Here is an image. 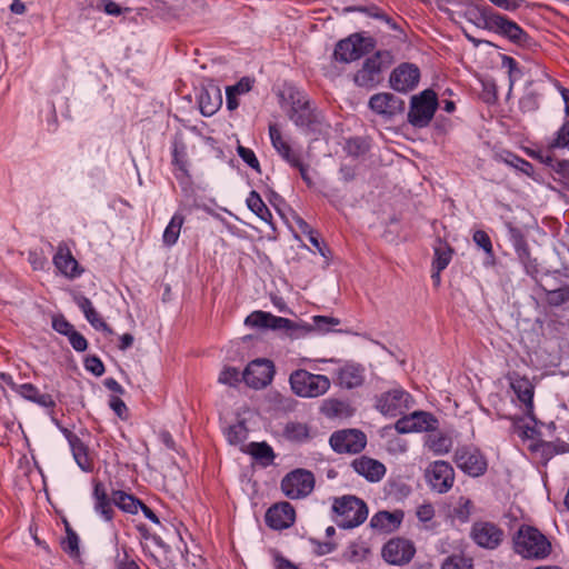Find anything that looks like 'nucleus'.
<instances>
[{"label": "nucleus", "instance_id": "obj_42", "mask_svg": "<svg viewBox=\"0 0 569 569\" xmlns=\"http://www.w3.org/2000/svg\"><path fill=\"white\" fill-rule=\"evenodd\" d=\"M441 569H472V562L471 559L453 555L443 561Z\"/></svg>", "mask_w": 569, "mask_h": 569}, {"label": "nucleus", "instance_id": "obj_52", "mask_svg": "<svg viewBox=\"0 0 569 569\" xmlns=\"http://www.w3.org/2000/svg\"><path fill=\"white\" fill-rule=\"evenodd\" d=\"M62 548L70 556L79 555V537L77 536L76 532L68 530L67 537L62 541Z\"/></svg>", "mask_w": 569, "mask_h": 569}, {"label": "nucleus", "instance_id": "obj_55", "mask_svg": "<svg viewBox=\"0 0 569 569\" xmlns=\"http://www.w3.org/2000/svg\"><path fill=\"white\" fill-rule=\"evenodd\" d=\"M40 393L39 389L32 383H22L19 387L18 395L23 399L36 402L37 396Z\"/></svg>", "mask_w": 569, "mask_h": 569}, {"label": "nucleus", "instance_id": "obj_46", "mask_svg": "<svg viewBox=\"0 0 569 569\" xmlns=\"http://www.w3.org/2000/svg\"><path fill=\"white\" fill-rule=\"evenodd\" d=\"M472 239L475 243L481 248L488 256H493L492 242L488 233L483 230L475 231Z\"/></svg>", "mask_w": 569, "mask_h": 569}, {"label": "nucleus", "instance_id": "obj_20", "mask_svg": "<svg viewBox=\"0 0 569 569\" xmlns=\"http://www.w3.org/2000/svg\"><path fill=\"white\" fill-rule=\"evenodd\" d=\"M437 420L432 415L425 411H415L408 416H402L396 422V430L399 433L423 432L436 428Z\"/></svg>", "mask_w": 569, "mask_h": 569}, {"label": "nucleus", "instance_id": "obj_11", "mask_svg": "<svg viewBox=\"0 0 569 569\" xmlns=\"http://www.w3.org/2000/svg\"><path fill=\"white\" fill-rule=\"evenodd\" d=\"M244 325L252 328L292 331L297 332L295 333L296 337L301 335V325L261 310L251 312L246 318Z\"/></svg>", "mask_w": 569, "mask_h": 569}, {"label": "nucleus", "instance_id": "obj_49", "mask_svg": "<svg viewBox=\"0 0 569 569\" xmlns=\"http://www.w3.org/2000/svg\"><path fill=\"white\" fill-rule=\"evenodd\" d=\"M218 381L228 386H236L240 381V372L232 367L224 368L218 378Z\"/></svg>", "mask_w": 569, "mask_h": 569}, {"label": "nucleus", "instance_id": "obj_51", "mask_svg": "<svg viewBox=\"0 0 569 569\" xmlns=\"http://www.w3.org/2000/svg\"><path fill=\"white\" fill-rule=\"evenodd\" d=\"M226 437L231 445H238L246 438V429L242 425L230 426L226 430Z\"/></svg>", "mask_w": 569, "mask_h": 569}, {"label": "nucleus", "instance_id": "obj_63", "mask_svg": "<svg viewBox=\"0 0 569 569\" xmlns=\"http://www.w3.org/2000/svg\"><path fill=\"white\" fill-rule=\"evenodd\" d=\"M274 568L276 569H298L297 566L281 556L279 552L274 553Z\"/></svg>", "mask_w": 569, "mask_h": 569}, {"label": "nucleus", "instance_id": "obj_29", "mask_svg": "<svg viewBox=\"0 0 569 569\" xmlns=\"http://www.w3.org/2000/svg\"><path fill=\"white\" fill-rule=\"evenodd\" d=\"M403 519V512L400 510H396L393 512L389 511H378L370 519V527L373 530L379 532L389 533L397 530Z\"/></svg>", "mask_w": 569, "mask_h": 569}, {"label": "nucleus", "instance_id": "obj_33", "mask_svg": "<svg viewBox=\"0 0 569 569\" xmlns=\"http://www.w3.org/2000/svg\"><path fill=\"white\" fill-rule=\"evenodd\" d=\"M340 320L333 317L326 316H315L312 318V325L310 323H301V335L309 333L311 331H317L319 333L329 332L333 327L338 326Z\"/></svg>", "mask_w": 569, "mask_h": 569}, {"label": "nucleus", "instance_id": "obj_31", "mask_svg": "<svg viewBox=\"0 0 569 569\" xmlns=\"http://www.w3.org/2000/svg\"><path fill=\"white\" fill-rule=\"evenodd\" d=\"M320 412L327 418H349L353 413V409L349 403L338 399H327L320 407Z\"/></svg>", "mask_w": 569, "mask_h": 569}, {"label": "nucleus", "instance_id": "obj_59", "mask_svg": "<svg viewBox=\"0 0 569 569\" xmlns=\"http://www.w3.org/2000/svg\"><path fill=\"white\" fill-rule=\"evenodd\" d=\"M109 405L119 418H121V419L127 418L128 408H127L126 403L119 397H116V396L111 397Z\"/></svg>", "mask_w": 569, "mask_h": 569}, {"label": "nucleus", "instance_id": "obj_40", "mask_svg": "<svg viewBox=\"0 0 569 569\" xmlns=\"http://www.w3.org/2000/svg\"><path fill=\"white\" fill-rule=\"evenodd\" d=\"M546 300L552 307H559L569 300V286L548 290Z\"/></svg>", "mask_w": 569, "mask_h": 569}, {"label": "nucleus", "instance_id": "obj_27", "mask_svg": "<svg viewBox=\"0 0 569 569\" xmlns=\"http://www.w3.org/2000/svg\"><path fill=\"white\" fill-rule=\"evenodd\" d=\"M198 103L202 116H213L222 104V94L219 87L209 84L202 88L198 96Z\"/></svg>", "mask_w": 569, "mask_h": 569}, {"label": "nucleus", "instance_id": "obj_56", "mask_svg": "<svg viewBox=\"0 0 569 569\" xmlns=\"http://www.w3.org/2000/svg\"><path fill=\"white\" fill-rule=\"evenodd\" d=\"M52 327L57 332L64 336H69L74 330L73 326L63 317H54Z\"/></svg>", "mask_w": 569, "mask_h": 569}, {"label": "nucleus", "instance_id": "obj_32", "mask_svg": "<svg viewBox=\"0 0 569 569\" xmlns=\"http://www.w3.org/2000/svg\"><path fill=\"white\" fill-rule=\"evenodd\" d=\"M112 501L120 510L127 513L136 515L142 506V501L122 490L112 491Z\"/></svg>", "mask_w": 569, "mask_h": 569}, {"label": "nucleus", "instance_id": "obj_58", "mask_svg": "<svg viewBox=\"0 0 569 569\" xmlns=\"http://www.w3.org/2000/svg\"><path fill=\"white\" fill-rule=\"evenodd\" d=\"M252 88V81L249 78H242L238 83L227 87V90L239 96L247 93Z\"/></svg>", "mask_w": 569, "mask_h": 569}, {"label": "nucleus", "instance_id": "obj_37", "mask_svg": "<svg viewBox=\"0 0 569 569\" xmlns=\"http://www.w3.org/2000/svg\"><path fill=\"white\" fill-rule=\"evenodd\" d=\"M247 206L262 221L268 222L272 217L270 210L261 199L260 194L256 191H251L249 193L247 198Z\"/></svg>", "mask_w": 569, "mask_h": 569}, {"label": "nucleus", "instance_id": "obj_8", "mask_svg": "<svg viewBox=\"0 0 569 569\" xmlns=\"http://www.w3.org/2000/svg\"><path fill=\"white\" fill-rule=\"evenodd\" d=\"M375 46L373 38L353 33L336 44L333 58L336 61L349 63L369 53L375 49Z\"/></svg>", "mask_w": 569, "mask_h": 569}, {"label": "nucleus", "instance_id": "obj_50", "mask_svg": "<svg viewBox=\"0 0 569 569\" xmlns=\"http://www.w3.org/2000/svg\"><path fill=\"white\" fill-rule=\"evenodd\" d=\"M88 322L97 330H102L109 335L112 333L111 328L103 321L96 309L89 311V313L84 315Z\"/></svg>", "mask_w": 569, "mask_h": 569}, {"label": "nucleus", "instance_id": "obj_4", "mask_svg": "<svg viewBox=\"0 0 569 569\" xmlns=\"http://www.w3.org/2000/svg\"><path fill=\"white\" fill-rule=\"evenodd\" d=\"M292 392L300 398H318L328 392L330 379L325 375H316L306 369H297L289 376Z\"/></svg>", "mask_w": 569, "mask_h": 569}, {"label": "nucleus", "instance_id": "obj_9", "mask_svg": "<svg viewBox=\"0 0 569 569\" xmlns=\"http://www.w3.org/2000/svg\"><path fill=\"white\" fill-rule=\"evenodd\" d=\"M413 406V399L402 388H395L381 393L376 401V408L389 417L402 416Z\"/></svg>", "mask_w": 569, "mask_h": 569}, {"label": "nucleus", "instance_id": "obj_3", "mask_svg": "<svg viewBox=\"0 0 569 569\" xmlns=\"http://www.w3.org/2000/svg\"><path fill=\"white\" fill-rule=\"evenodd\" d=\"M392 63V53L389 50H379L363 61L361 68L355 73L353 81L358 87L372 89L382 81L383 71Z\"/></svg>", "mask_w": 569, "mask_h": 569}, {"label": "nucleus", "instance_id": "obj_22", "mask_svg": "<svg viewBox=\"0 0 569 569\" xmlns=\"http://www.w3.org/2000/svg\"><path fill=\"white\" fill-rule=\"evenodd\" d=\"M264 520L267 526L271 529L283 530L295 523L296 511L289 502H278L267 510Z\"/></svg>", "mask_w": 569, "mask_h": 569}, {"label": "nucleus", "instance_id": "obj_5", "mask_svg": "<svg viewBox=\"0 0 569 569\" xmlns=\"http://www.w3.org/2000/svg\"><path fill=\"white\" fill-rule=\"evenodd\" d=\"M269 137L272 147L281 157V159L284 160L290 167L298 169L302 180L308 186H312V180L308 172L309 166L302 161L301 152L298 149H293L289 141L282 136L278 124H269Z\"/></svg>", "mask_w": 569, "mask_h": 569}, {"label": "nucleus", "instance_id": "obj_54", "mask_svg": "<svg viewBox=\"0 0 569 569\" xmlns=\"http://www.w3.org/2000/svg\"><path fill=\"white\" fill-rule=\"evenodd\" d=\"M84 367L88 371L92 372L97 377L102 376L104 372V366L102 361L96 356L88 357L84 361Z\"/></svg>", "mask_w": 569, "mask_h": 569}, {"label": "nucleus", "instance_id": "obj_7", "mask_svg": "<svg viewBox=\"0 0 569 569\" xmlns=\"http://www.w3.org/2000/svg\"><path fill=\"white\" fill-rule=\"evenodd\" d=\"M292 99L290 120L307 132L321 131L322 116L311 106L310 100L301 93H297V97H292Z\"/></svg>", "mask_w": 569, "mask_h": 569}, {"label": "nucleus", "instance_id": "obj_53", "mask_svg": "<svg viewBox=\"0 0 569 569\" xmlns=\"http://www.w3.org/2000/svg\"><path fill=\"white\" fill-rule=\"evenodd\" d=\"M506 163L509 166L520 170L523 173L529 174L530 170L532 169V166L530 162L526 161L522 158H519L515 154H508V158L505 159Z\"/></svg>", "mask_w": 569, "mask_h": 569}, {"label": "nucleus", "instance_id": "obj_15", "mask_svg": "<svg viewBox=\"0 0 569 569\" xmlns=\"http://www.w3.org/2000/svg\"><path fill=\"white\" fill-rule=\"evenodd\" d=\"M420 81V69L410 62L396 67L389 77L390 87L398 92L407 93L417 88Z\"/></svg>", "mask_w": 569, "mask_h": 569}, {"label": "nucleus", "instance_id": "obj_36", "mask_svg": "<svg viewBox=\"0 0 569 569\" xmlns=\"http://www.w3.org/2000/svg\"><path fill=\"white\" fill-rule=\"evenodd\" d=\"M283 436L290 441L303 442L310 439V428L306 423L290 421L283 429Z\"/></svg>", "mask_w": 569, "mask_h": 569}, {"label": "nucleus", "instance_id": "obj_26", "mask_svg": "<svg viewBox=\"0 0 569 569\" xmlns=\"http://www.w3.org/2000/svg\"><path fill=\"white\" fill-rule=\"evenodd\" d=\"M62 433L67 438L69 446L72 451V456L79 468L86 472H89L93 468L92 459L89 456L88 447L82 442V440L71 432L67 428H61Z\"/></svg>", "mask_w": 569, "mask_h": 569}, {"label": "nucleus", "instance_id": "obj_19", "mask_svg": "<svg viewBox=\"0 0 569 569\" xmlns=\"http://www.w3.org/2000/svg\"><path fill=\"white\" fill-rule=\"evenodd\" d=\"M416 553L415 545L405 538H393L382 548L383 559L397 566H402L411 561Z\"/></svg>", "mask_w": 569, "mask_h": 569}, {"label": "nucleus", "instance_id": "obj_30", "mask_svg": "<svg viewBox=\"0 0 569 569\" xmlns=\"http://www.w3.org/2000/svg\"><path fill=\"white\" fill-rule=\"evenodd\" d=\"M510 386L519 401H521L528 410H532L535 389L530 380L526 377L513 375L510 377Z\"/></svg>", "mask_w": 569, "mask_h": 569}, {"label": "nucleus", "instance_id": "obj_24", "mask_svg": "<svg viewBox=\"0 0 569 569\" xmlns=\"http://www.w3.org/2000/svg\"><path fill=\"white\" fill-rule=\"evenodd\" d=\"M93 509L104 521L111 522L114 517L113 501L110 498L104 485L93 481L92 490Z\"/></svg>", "mask_w": 569, "mask_h": 569}, {"label": "nucleus", "instance_id": "obj_10", "mask_svg": "<svg viewBox=\"0 0 569 569\" xmlns=\"http://www.w3.org/2000/svg\"><path fill=\"white\" fill-rule=\"evenodd\" d=\"M315 488V477L306 469L289 472L281 481V490L289 499H300L309 496Z\"/></svg>", "mask_w": 569, "mask_h": 569}, {"label": "nucleus", "instance_id": "obj_18", "mask_svg": "<svg viewBox=\"0 0 569 569\" xmlns=\"http://www.w3.org/2000/svg\"><path fill=\"white\" fill-rule=\"evenodd\" d=\"M273 373L274 367L270 360L257 359L247 366L242 379L249 387L261 389L271 382Z\"/></svg>", "mask_w": 569, "mask_h": 569}, {"label": "nucleus", "instance_id": "obj_13", "mask_svg": "<svg viewBox=\"0 0 569 569\" xmlns=\"http://www.w3.org/2000/svg\"><path fill=\"white\" fill-rule=\"evenodd\" d=\"M426 479L430 488L438 493L449 491L455 482V471L451 465L443 460H438L426 469Z\"/></svg>", "mask_w": 569, "mask_h": 569}, {"label": "nucleus", "instance_id": "obj_62", "mask_svg": "<svg viewBox=\"0 0 569 569\" xmlns=\"http://www.w3.org/2000/svg\"><path fill=\"white\" fill-rule=\"evenodd\" d=\"M73 301L74 303L81 309L83 315L89 313L92 309H94L92 302L89 298L84 297L81 293L73 295Z\"/></svg>", "mask_w": 569, "mask_h": 569}, {"label": "nucleus", "instance_id": "obj_38", "mask_svg": "<svg viewBox=\"0 0 569 569\" xmlns=\"http://www.w3.org/2000/svg\"><path fill=\"white\" fill-rule=\"evenodd\" d=\"M429 450H431L435 455H445L448 453L452 447V441L449 437L445 435H430L426 442Z\"/></svg>", "mask_w": 569, "mask_h": 569}, {"label": "nucleus", "instance_id": "obj_45", "mask_svg": "<svg viewBox=\"0 0 569 569\" xmlns=\"http://www.w3.org/2000/svg\"><path fill=\"white\" fill-rule=\"evenodd\" d=\"M250 453L257 459H264L271 461L274 457L272 448L264 442H253L251 443Z\"/></svg>", "mask_w": 569, "mask_h": 569}, {"label": "nucleus", "instance_id": "obj_34", "mask_svg": "<svg viewBox=\"0 0 569 569\" xmlns=\"http://www.w3.org/2000/svg\"><path fill=\"white\" fill-rule=\"evenodd\" d=\"M183 222L184 217L181 213H174L172 216L162 234L164 246L172 247L177 243Z\"/></svg>", "mask_w": 569, "mask_h": 569}, {"label": "nucleus", "instance_id": "obj_23", "mask_svg": "<svg viewBox=\"0 0 569 569\" xmlns=\"http://www.w3.org/2000/svg\"><path fill=\"white\" fill-rule=\"evenodd\" d=\"M337 383L345 389H355L365 382L366 373L361 365L347 362L336 371Z\"/></svg>", "mask_w": 569, "mask_h": 569}, {"label": "nucleus", "instance_id": "obj_44", "mask_svg": "<svg viewBox=\"0 0 569 569\" xmlns=\"http://www.w3.org/2000/svg\"><path fill=\"white\" fill-rule=\"evenodd\" d=\"M515 250L521 263L528 267L531 262L530 250L523 237L518 236L515 240Z\"/></svg>", "mask_w": 569, "mask_h": 569}, {"label": "nucleus", "instance_id": "obj_64", "mask_svg": "<svg viewBox=\"0 0 569 569\" xmlns=\"http://www.w3.org/2000/svg\"><path fill=\"white\" fill-rule=\"evenodd\" d=\"M103 11L109 16H119L121 14L120 6L112 0H102Z\"/></svg>", "mask_w": 569, "mask_h": 569}, {"label": "nucleus", "instance_id": "obj_6", "mask_svg": "<svg viewBox=\"0 0 569 569\" xmlns=\"http://www.w3.org/2000/svg\"><path fill=\"white\" fill-rule=\"evenodd\" d=\"M438 108L437 94L431 89H426L410 99L408 122L416 128L427 127Z\"/></svg>", "mask_w": 569, "mask_h": 569}, {"label": "nucleus", "instance_id": "obj_35", "mask_svg": "<svg viewBox=\"0 0 569 569\" xmlns=\"http://www.w3.org/2000/svg\"><path fill=\"white\" fill-rule=\"evenodd\" d=\"M433 250L435 258L432 261V269L442 271L450 263L453 250L448 243L441 241L440 239L437 241V244L435 246Z\"/></svg>", "mask_w": 569, "mask_h": 569}, {"label": "nucleus", "instance_id": "obj_43", "mask_svg": "<svg viewBox=\"0 0 569 569\" xmlns=\"http://www.w3.org/2000/svg\"><path fill=\"white\" fill-rule=\"evenodd\" d=\"M552 169L555 174L557 176L555 180H559L563 184V187L569 191V160L556 161L552 164Z\"/></svg>", "mask_w": 569, "mask_h": 569}, {"label": "nucleus", "instance_id": "obj_17", "mask_svg": "<svg viewBox=\"0 0 569 569\" xmlns=\"http://www.w3.org/2000/svg\"><path fill=\"white\" fill-rule=\"evenodd\" d=\"M329 442L336 452L358 453L365 448L367 438L360 430L347 429L333 432Z\"/></svg>", "mask_w": 569, "mask_h": 569}, {"label": "nucleus", "instance_id": "obj_47", "mask_svg": "<svg viewBox=\"0 0 569 569\" xmlns=\"http://www.w3.org/2000/svg\"><path fill=\"white\" fill-rule=\"evenodd\" d=\"M519 107L523 112H532L539 108V97L536 92H527L519 101Z\"/></svg>", "mask_w": 569, "mask_h": 569}, {"label": "nucleus", "instance_id": "obj_48", "mask_svg": "<svg viewBox=\"0 0 569 569\" xmlns=\"http://www.w3.org/2000/svg\"><path fill=\"white\" fill-rule=\"evenodd\" d=\"M238 156L252 169H254L257 172H260V163L257 159L254 152L246 148L243 146H238L237 148Z\"/></svg>", "mask_w": 569, "mask_h": 569}, {"label": "nucleus", "instance_id": "obj_39", "mask_svg": "<svg viewBox=\"0 0 569 569\" xmlns=\"http://www.w3.org/2000/svg\"><path fill=\"white\" fill-rule=\"evenodd\" d=\"M473 505L470 499L461 497L453 508L452 517L460 522H467L472 513Z\"/></svg>", "mask_w": 569, "mask_h": 569}, {"label": "nucleus", "instance_id": "obj_41", "mask_svg": "<svg viewBox=\"0 0 569 569\" xmlns=\"http://www.w3.org/2000/svg\"><path fill=\"white\" fill-rule=\"evenodd\" d=\"M569 144V120L556 132V137L548 142L549 149L565 148Z\"/></svg>", "mask_w": 569, "mask_h": 569}, {"label": "nucleus", "instance_id": "obj_60", "mask_svg": "<svg viewBox=\"0 0 569 569\" xmlns=\"http://www.w3.org/2000/svg\"><path fill=\"white\" fill-rule=\"evenodd\" d=\"M416 515L420 521L428 522L435 517V509L431 503H423L417 508Z\"/></svg>", "mask_w": 569, "mask_h": 569}, {"label": "nucleus", "instance_id": "obj_1", "mask_svg": "<svg viewBox=\"0 0 569 569\" xmlns=\"http://www.w3.org/2000/svg\"><path fill=\"white\" fill-rule=\"evenodd\" d=\"M333 520L339 528L352 529L359 527L368 518L367 503L352 495L337 497L332 501Z\"/></svg>", "mask_w": 569, "mask_h": 569}, {"label": "nucleus", "instance_id": "obj_57", "mask_svg": "<svg viewBox=\"0 0 569 569\" xmlns=\"http://www.w3.org/2000/svg\"><path fill=\"white\" fill-rule=\"evenodd\" d=\"M69 342L76 351H84L88 347L87 339L78 331L73 330L69 336Z\"/></svg>", "mask_w": 569, "mask_h": 569}, {"label": "nucleus", "instance_id": "obj_21", "mask_svg": "<svg viewBox=\"0 0 569 569\" xmlns=\"http://www.w3.org/2000/svg\"><path fill=\"white\" fill-rule=\"evenodd\" d=\"M370 109L386 118H392L405 111V101L390 92L373 94L369 100Z\"/></svg>", "mask_w": 569, "mask_h": 569}, {"label": "nucleus", "instance_id": "obj_2", "mask_svg": "<svg viewBox=\"0 0 569 569\" xmlns=\"http://www.w3.org/2000/svg\"><path fill=\"white\" fill-rule=\"evenodd\" d=\"M515 551L526 559H545L551 552V543L538 529L521 526L515 537Z\"/></svg>", "mask_w": 569, "mask_h": 569}, {"label": "nucleus", "instance_id": "obj_28", "mask_svg": "<svg viewBox=\"0 0 569 569\" xmlns=\"http://www.w3.org/2000/svg\"><path fill=\"white\" fill-rule=\"evenodd\" d=\"M355 471L368 481L377 482L386 473V467L378 460L361 456L352 461Z\"/></svg>", "mask_w": 569, "mask_h": 569}, {"label": "nucleus", "instance_id": "obj_14", "mask_svg": "<svg viewBox=\"0 0 569 569\" xmlns=\"http://www.w3.org/2000/svg\"><path fill=\"white\" fill-rule=\"evenodd\" d=\"M487 26L495 32L508 38L511 42L520 46L529 43L530 37L516 22L499 13H492L487 18Z\"/></svg>", "mask_w": 569, "mask_h": 569}, {"label": "nucleus", "instance_id": "obj_61", "mask_svg": "<svg viewBox=\"0 0 569 569\" xmlns=\"http://www.w3.org/2000/svg\"><path fill=\"white\" fill-rule=\"evenodd\" d=\"M28 261L34 270H42L47 264L46 257L38 251H30L28 256Z\"/></svg>", "mask_w": 569, "mask_h": 569}, {"label": "nucleus", "instance_id": "obj_25", "mask_svg": "<svg viewBox=\"0 0 569 569\" xmlns=\"http://www.w3.org/2000/svg\"><path fill=\"white\" fill-rule=\"evenodd\" d=\"M54 267L68 278H77L81 274L82 270L79 268L78 261L72 256L69 247L66 243H60L57 252L53 256Z\"/></svg>", "mask_w": 569, "mask_h": 569}, {"label": "nucleus", "instance_id": "obj_16", "mask_svg": "<svg viewBox=\"0 0 569 569\" xmlns=\"http://www.w3.org/2000/svg\"><path fill=\"white\" fill-rule=\"evenodd\" d=\"M472 541L485 549L493 550L503 540V530L489 521H476L470 530Z\"/></svg>", "mask_w": 569, "mask_h": 569}, {"label": "nucleus", "instance_id": "obj_12", "mask_svg": "<svg viewBox=\"0 0 569 569\" xmlns=\"http://www.w3.org/2000/svg\"><path fill=\"white\" fill-rule=\"evenodd\" d=\"M455 462L459 469L471 477L482 476L488 467L485 456L475 447H461L455 452Z\"/></svg>", "mask_w": 569, "mask_h": 569}]
</instances>
